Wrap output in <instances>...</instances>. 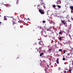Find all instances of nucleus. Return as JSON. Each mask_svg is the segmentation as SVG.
Segmentation results:
<instances>
[{
    "mask_svg": "<svg viewBox=\"0 0 73 73\" xmlns=\"http://www.w3.org/2000/svg\"><path fill=\"white\" fill-rule=\"evenodd\" d=\"M61 0H59L57 1L56 2V3L57 4H61Z\"/></svg>",
    "mask_w": 73,
    "mask_h": 73,
    "instance_id": "f257e3e1",
    "label": "nucleus"
},
{
    "mask_svg": "<svg viewBox=\"0 0 73 73\" xmlns=\"http://www.w3.org/2000/svg\"><path fill=\"white\" fill-rule=\"evenodd\" d=\"M39 11L40 13L41 14H44V13L41 10H39Z\"/></svg>",
    "mask_w": 73,
    "mask_h": 73,
    "instance_id": "f03ea898",
    "label": "nucleus"
},
{
    "mask_svg": "<svg viewBox=\"0 0 73 73\" xmlns=\"http://www.w3.org/2000/svg\"><path fill=\"white\" fill-rule=\"evenodd\" d=\"M43 34L44 36L47 37V35H46V32L45 31L43 33Z\"/></svg>",
    "mask_w": 73,
    "mask_h": 73,
    "instance_id": "7ed1b4c3",
    "label": "nucleus"
},
{
    "mask_svg": "<svg viewBox=\"0 0 73 73\" xmlns=\"http://www.w3.org/2000/svg\"><path fill=\"white\" fill-rule=\"evenodd\" d=\"M62 23H63V24H64V25H65V24H66V23H65V22H64V21H62Z\"/></svg>",
    "mask_w": 73,
    "mask_h": 73,
    "instance_id": "20e7f679",
    "label": "nucleus"
},
{
    "mask_svg": "<svg viewBox=\"0 0 73 73\" xmlns=\"http://www.w3.org/2000/svg\"><path fill=\"white\" fill-rule=\"evenodd\" d=\"M53 49V48H50L49 50L48 51L51 52V51H52Z\"/></svg>",
    "mask_w": 73,
    "mask_h": 73,
    "instance_id": "39448f33",
    "label": "nucleus"
},
{
    "mask_svg": "<svg viewBox=\"0 0 73 73\" xmlns=\"http://www.w3.org/2000/svg\"><path fill=\"white\" fill-rule=\"evenodd\" d=\"M44 70L45 72V73H48V70L45 69Z\"/></svg>",
    "mask_w": 73,
    "mask_h": 73,
    "instance_id": "423d86ee",
    "label": "nucleus"
},
{
    "mask_svg": "<svg viewBox=\"0 0 73 73\" xmlns=\"http://www.w3.org/2000/svg\"><path fill=\"white\" fill-rule=\"evenodd\" d=\"M70 9L72 10H73V6H70Z\"/></svg>",
    "mask_w": 73,
    "mask_h": 73,
    "instance_id": "0eeeda50",
    "label": "nucleus"
},
{
    "mask_svg": "<svg viewBox=\"0 0 73 73\" xmlns=\"http://www.w3.org/2000/svg\"><path fill=\"white\" fill-rule=\"evenodd\" d=\"M43 54H44L43 53H41L40 54V57L42 56V55H43Z\"/></svg>",
    "mask_w": 73,
    "mask_h": 73,
    "instance_id": "6e6552de",
    "label": "nucleus"
},
{
    "mask_svg": "<svg viewBox=\"0 0 73 73\" xmlns=\"http://www.w3.org/2000/svg\"><path fill=\"white\" fill-rule=\"evenodd\" d=\"M56 62H57V64H59V62H58V59H57L56 60Z\"/></svg>",
    "mask_w": 73,
    "mask_h": 73,
    "instance_id": "1a4fd4ad",
    "label": "nucleus"
},
{
    "mask_svg": "<svg viewBox=\"0 0 73 73\" xmlns=\"http://www.w3.org/2000/svg\"><path fill=\"white\" fill-rule=\"evenodd\" d=\"M62 49H60L58 50V52H62Z\"/></svg>",
    "mask_w": 73,
    "mask_h": 73,
    "instance_id": "9d476101",
    "label": "nucleus"
},
{
    "mask_svg": "<svg viewBox=\"0 0 73 73\" xmlns=\"http://www.w3.org/2000/svg\"><path fill=\"white\" fill-rule=\"evenodd\" d=\"M47 31H51V30H50L49 29H47Z\"/></svg>",
    "mask_w": 73,
    "mask_h": 73,
    "instance_id": "9b49d317",
    "label": "nucleus"
},
{
    "mask_svg": "<svg viewBox=\"0 0 73 73\" xmlns=\"http://www.w3.org/2000/svg\"><path fill=\"white\" fill-rule=\"evenodd\" d=\"M57 7H58V8H61V6H60V5H58L57 6Z\"/></svg>",
    "mask_w": 73,
    "mask_h": 73,
    "instance_id": "f8f14e48",
    "label": "nucleus"
},
{
    "mask_svg": "<svg viewBox=\"0 0 73 73\" xmlns=\"http://www.w3.org/2000/svg\"><path fill=\"white\" fill-rule=\"evenodd\" d=\"M69 72H70V73H72V72H71V70H70H70H69Z\"/></svg>",
    "mask_w": 73,
    "mask_h": 73,
    "instance_id": "ddd939ff",
    "label": "nucleus"
},
{
    "mask_svg": "<svg viewBox=\"0 0 73 73\" xmlns=\"http://www.w3.org/2000/svg\"><path fill=\"white\" fill-rule=\"evenodd\" d=\"M18 22H19V23H21V21L19 20V21H18Z\"/></svg>",
    "mask_w": 73,
    "mask_h": 73,
    "instance_id": "4468645a",
    "label": "nucleus"
},
{
    "mask_svg": "<svg viewBox=\"0 0 73 73\" xmlns=\"http://www.w3.org/2000/svg\"><path fill=\"white\" fill-rule=\"evenodd\" d=\"M38 43H39V44H40V45H42V44H41V42H39Z\"/></svg>",
    "mask_w": 73,
    "mask_h": 73,
    "instance_id": "2eb2a0df",
    "label": "nucleus"
},
{
    "mask_svg": "<svg viewBox=\"0 0 73 73\" xmlns=\"http://www.w3.org/2000/svg\"><path fill=\"white\" fill-rule=\"evenodd\" d=\"M64 61H65V58H63L62 59Z\"/></svg>",
    "mask_w": 73,
    "mask_h": 73,
    "instance_id": "dca6fc26",
    "label": "nucleus"
},
{
    "mask_svg": "<svg viewBox=\"0 0 73 73\" xmlns=\"http://www.w3.org/2000/svg\"><path fill=\"white\" fill-rule=\"evenodd\" d=\"M53 7H56V5H53Z\"/></svg>",
    "mask_w": 73,
    "mask_h": 73,
    "instance_id": "f3484780",
    "label": "nucleus"
},
{
    "mask_svg": "<svg viewBox=\"0 0 73 73\" xmlns=\"http://www.w3.org/2000/svg\"><path fill=\"white\" fill-rule=\"evenodd\" d=\"M40 5H42V2H40Z\"/></svg>",
    "mask_w": 73,
    "mask_h": 73,
    "instance_id": "a211bd4d",
    "label": "nucleus"
},
{
    "mask_svg": "<svg viewBox=\"0 0 73 73\" xmlns=\"http://www.w3.org/2000/svg\"><path fill=\"white\" fill-rule=\"evenodd\" d=\"M42 22H43V23H45V21H42Z\"/></svg>",
    "mask_w": 73,
    "mask_h": 73,
    "instance_id": "6ab92c4d",
    "label": "nucleus"
},
{
    "mask_svg": "<svg viewBox=\"0 0 73 73\" xmlns=\"http://www.w3.org/2000/svg\"><path fill=\"white\" fill-rule=\"evenodd\" d=\"M62 39H61V37H59V40H61Z\"/></svg>",
    "mask_w": 73,
    "mask_h": 73,
    "instance_id": "aec40b11",
    "label": "nucleus"
},
{
    "mask_svg": "<svg viewBox=\"0 0 73 73\" xmlns=\"http://www.w3.org/2000/svg\"><path fill=\"white\" fill-rule=\"evenodd\" d=\"M43 6L44 7V8H45V5H43Z\"/></svg>",
    "mask_w": 73,
    "mask_h": 73,
    "instance_id": "412c9836",
    "label": "nucleus"
},
{
    "mask_svg": "<svg viewBox=\"0 0 73 73\" xmlns=\"http://www.w3.org/2000/svg\"><path fill=\"white\" fill-rule=\"evenodd\" d=\"M59 34H60V35H61V34H62V32H60V33H59Z\"/></svg>",
    "mask_w": 73,
    "mask_h": 73,
    "instance_id": "4be33fe9",
    "label": "nucleus"
},
{
    "mask_svg": "<svg viewBox=\"0 0 73 73\" xmlns=\"http://www.w3.org/2000/svg\"><path fill=\"white\" fill-rule=\"evenodd\" d=\"M6 19V17H4V19Z\"/></svg>",
    "mask_w": 73,
    "mask_h": 73,
    "instance_id": "5701e85b",
    "label": "nucleus"
},
{
    "mask_svg": "<svg viewBox=\"0 0 73 73\" xmlns=\"http://www.w3.org/2000/svg\"><path fill=\"white\" fill-rule=\"evenodd\" d=\"M63 53L64 54V53H65V51H63Z\"/></svg>",
    "mask_w": 73,
    "mask_h": 73,
    "instance_id": "b1692460",
    "label": "nucleus"
},
{
    "mask_svg": "<svg viewBox=\"0 0 73 73\" xmlns=\"http://www.w3.org/2000/svg\"><path fill=\"white\" fill-rule=\"evenodd\" d=\"M42 4L43 5H45V4L44 3H42Z\"/></svg>",
    "mask_w": 73,
    "mask_h": 73,
    "instance_id": "393cba45",
    "label": "nucleus"
},
{
    "mask_svg": "<svg viewBox=\"0 0 73 73\" xmlns=\"http://www.w3.org/2000/svg\"><path fill=\"white\" fill-rule=\"evenodd\" d=\"M64 73H66V71H64Z\"/></svg>",
    "mask_w": 73,
    "mask_h": 73,
    "instance_id": "a878e982",
    "label": "nucleus"
},
{
    "mask_svg": "<svg viewBox=\"0 0 73 73\" xmlns=\"http://www.w3.org/2000/svg\"><path fill=\"white\" fill-rule=\"evenodd\" d=\"M14 29L16 30V27H14Z\"/></svg>",
    "mask_w": 73,
    "mask_h": 73,
    "instance_id": "bb28decb",
    "label": "nucleus"
},
{
    "mask_svg": "<svg viewBox=\"0 0 73 73\" xmlns=\"http://www.w3.org/2000/svg\"><path fill=\"white\" fill-rule=\"evenodd\" d=\"M69 44H70L71 43V42L70 41H69Z\"/></svg>",
    "mask_w": 73,
    "mask_h": 73,
    "instance_id": "cd10ccee",
    "label": "nucleus"
},
{
    "mask_svg": "<svg viewBox=\"0 0 73 73\" xmlns=\"http://www.w3.org/2000/svg\"><path fill=\"white\" fill-rule=\"evenodd\" d=\"M67 55H68V56H70V53L68 54H67Z\"/></svg>",
    "mask_w": 73,
    "mask_h": 73,
    "instance_id": "c85d7f7f",
    "label": "nucleus"
},
{
    "mask_svg": "<svg viewBox=\"0 0 73 73\" xmlns=\"http://www.w3.org/2000/svg\"><path fill=\"white\" fill-rule=\"evenodd\" d=\"M28 20H29V21H30V19H29V18H28Z\"/></svg>",
    "mask_w": 73,
    "mask_h": 73,
    "instance_id": "c756f323",
    "label": "nucleus"
},
{
    "mask_svg": "<svg viewBox=\"0 0 73 73\" xmlns=\"http://www.w3.org/2000/svg\"><path fill=\"white\" fill-rule=\"evenodd\" d=\"M71 13H73V11H71Z\"/></svg>",
    "mask_w": 73,
    "mask_h": 73,
    "instance_id": "7c9ffc66",
    "label": "nucleus"
},
{
    "mask_svg": "<svg viewBox=\"0 0 73 73\" xmlns=\"http://www.w3.org/2000/svg\"><path fill=\"white\" fill-rule=\"evenodd\" d=\"M38 7H40V5H38Z\"/></svg>",
    "mask_w": 73,
    "mask_h": 73,
    "instance_id": "2f4dec72",
    "label": "nucleus"
},
{
    "mask_svg": "<svg viewBox=\"0 0 73 73\" xmlns=\"http://www.w3.org/2000/svg\"><path fill=\"white\" fill-rule=\"evenodd\" d=\"M17 4H18V1H17Z\"/></svg>",
    "mask_w": 73,
    "mask_h": 73,
    "instance_id": "473e14b6",
    "label": "nucleus"
},
{
    "mask_svg": "<svg viewBox=\"0 0 73 73\" xmlns=\"http://www.w3.org/2000/svg\"><path fill=\"white\" fill-rule=\"evenodd\" d=\"M41 1V2H42V0H40Z\"/></svg>",
    "mask_w": 73,
    "mask_h": 73,
    "instance_id": "72a5a7b5",
    "label": "nucleus"
},
{
    "mask_svg": "<svg viewBox=\"0 0 73 73\" xmlns=\"http://www.w3.org/2000/svg\"><path fill=\"white\" fill-rule=\"evenodd\" d=\"M11 18H13V17H11Z\"/></svg>",
    "mask_w": 73,
    "mask_h": 73,
    "instance_id": "f704fd0d",
    "label": "nucleus"
},
{
    "mask_svg": "<svg viewBox=\"0 0 73 73\" xmlns=\"http://www.w3.org/2000/svg\"><path fill=\"white\" fill-rule=\"evenodd\" d=\"M47 66H48V67H49V65H48Z\"/></svg>",
    "mask_w": 73,
    "mask_h": 73,
    "instance_id": "c9c22d12",
    "label": "nucleus"
},
{
    "mask_svg": "<svg viewBox=\"0 0 73 73\" xmlns=\"http://www.w3.org/2000/svg\"><path fill=\"white\" fill-rule=\"evenodd\" d=\"M1 22H0V24H1Z\"/></svg>",
    "mask_w": 73,
    "mask_h": 73,
    "instance_id": "e433bc0d",
    "label": "nucleus"
},
{
    "mask_svg": "<svg viewBox=\"0 0 73 73\" xmlns=\"http://www.w3.org/2000/svg\"><path fill=\"white\" fill-rule=\"evenodd\" d=\"M40 29H41V27H40Z\"/></svg>",
    "mask_w": 73,
    "mask_h": 73,
    "instance_id": "4c0bfd02",
    "label": "nucleus"
},
{
    "mask_svg": "<svg viewBox=\"0 0 73 73\" xmlns=\"http://www.w3.org/2000/svg\"><path fill=\"white\" fill-rule=\"evenodd\" d=\"M49 60H50V58H49Z\"/></svg>",
    "mask_w": 73,
    "mask_h": 73,
    "instance_id": "58836bf2",
    "label": "nucleus"
},
{
    "mask_svg": "<svg viewBox=\"0 0 73 73\" xmlns=\"http://www.w3.org/2000/svg\"><path fill=\"white\" fill-rule=\"evenodd\" d=\"M14 23V24H15V23Z\"/></svg>",
    "mask_w": 73,
    "mask_h": 73,
    "instance_id": "ea45409f",
    "label": "nucleus"
},
{
    "mask_svg": "<svg viewBox=\"0 0 73 73\" xmlns=\"http://www.w3.org/2000/svg\"><path fill=\"white\" fill-rule=\"evenodd\" d=\"M68 21L69 22V21H69V20H68Z\"/></svg>",
    "mask_w": 73,
    "mask_h": 73,
    "instance_id": "a19ab883",
    "label": "nucleus"
},
{
    "mask_svg": "<svg viewBox=\"0 0 73 73\" xmlns=\"http://www.w3.org/2000/svg\"><path fill=\"white\" fill-rule=\"evenodd\" d=\"M18 58V57H17V58Z\"/></svg>",
    "mask_w": 73,
    "mask_h": 73,
    "instance_id": "79ce46f5",
    "label": "nucleus"
},
{
    "mask_svg": "<svg viewBox=\"0 0 73 73\" xmlns=\"http://www.w3.org/2000/svg\"><path fill=\"white\" fill-rule=\"evenodd\" d=\"M71 18H72V17H71Z\"/></svg>",
    "mask_w": 73,
    "mask_h": 73,
    "instance_id": "37998d69",
    "label": "nucleus"
},
{
    "mask_svg": "<svg viewBox=\"0 0 73 73\" xmlns=\"http://www.w3.org/2000/svg\"><path fill=\"white\" fill-rule=\"evenodd\" d=\"M55 64H56V63H55Z\"/></svg>",
    "mask_w": 73,
    "mask_h": 73,
    "instance_id": "c03bdc74",
    "label": "nucleus"
},
{
    "mask_svg": "<svg viewBox=\"0 0 73 73\" xmlns=\"http://www.w3.org/2000/svg\"><path fill=\"white\" fill-rule=\"evenodd\" d=\"M41 32H42V31H41Z\"/></svg>",
    "mask_w": 73,
    "mask_h": 73,
    "instance_id": "a18cd8bd",
    "label": "nucleus"
},
{
    "mask_svg": "<svg viewBox=\"0 0 73 73\" xmlns=\"http://www.w3.org/2000/svg\"><path fill=\"white\" fill-rule=\"evenodd\" d=\"M39 49H40V48H39Z\"/></svg>",
    "mask_w": 73,
    "mask_h": 73,
    "instance_id": "49530a36",
    "label": "nucleus"
},
{
    "mask_svg": "<svg viewBox=\"0 0 73 73\" xmlns=\"http://www.w3.org/2000/svg\"><path fill=\"white\" fill-rule=\"evenodd\" d=\"M49 37H50V36H49Z\"/></svg>",
    "mask_w": 73,
    "mask_h": 73,
    "instance_id": "de8ad7c7",
    "label": "nucleus"
}]
</instances>
